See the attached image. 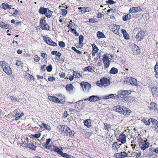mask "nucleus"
<instances>
[{
	"instance_id": "35",
	"label": "nucleus",
	"mask_w": 158,
	"mask_h": 158,
	"mask_svg": "<svg viewBox=\"0 0 158 158\" xmlns=\"http://www.w3.org/2000/svg\"><path fill=\"white\" fill-rule=\"evenodd\" d=\"M118 70L117 69L114 67L112 68L110 71V73L111 74H114L117 73Z\"/></svg>"
},
{
	"instance_id": "33",
	"label": "nucleus",
	"mask_w": 158,
	"mask_h": 158,
	"mask_svg": "<svg viewBox=\"0 0 158 158\" xmlns=\"http://www.w3.org/2000/svg\"><path fill=\"white\" fill-rule=\"evenodd\" d=\"M23 114H24L23 112L21 113L20 114L19 113H17L15 115V120H17L19 119L23 115Z\"/></svg>"
},
{
	"instance_id": "26",
	"label": "nucleus",
	"mask_w": 158,
	"mask_h": 158,
	"mask_svg": "<svg viewBox=\"0 0 158 158\" xmlns=\"http://www.w3.org/2000/svg\"><path fill=\"white\" fill-rule=\"evenodd\" d=\"M121 145V144H118V143L116 142H114L112 144V149L114 151L117 150L120 147V146Z\"/></svg>"
},
{
	"instance_id": "2",
	"label": "nucleus",
	"mask_w": 158,
	"mask_h": 158,
	"mask_svg": "<svg viewBox=\"0 0 158 158\" xmlns=\"http://www.w3.org/2000/svg\"><path fill=\"white\" fill-rule=\"evenodd\" d=\"M113 58V56L108 53H106L104 55L102 61L105 69L109 68L110 62Z\"/></svg>"
},
{
	"instance_id": "25",
	"label": "nucleus",
	"mask_w": 158,
	"mask_h": 158,
	"mask_svg": "<svg viewBox=\"0 0 158 158\" xmlns=\"http://www.w3.org/2000/svg\"><path fill=\"white\" fill-rule=\"evenodd\" d=\"M124 106H117L116 107H114V109L117 112H119V113L122 114V112H123V107Z\"/></svg>"
},
{
	"instance_id": "52",
	"label": "nucleus",
	"mask_w": 158,
	"mask_h": 158,
	"mask_svg": "<svg viewBox=\"0 0 158 158\" xmlns=\"http://www.w3.org/2000/svg\"><path fill=\"white\" fill-rule=\"evenodd\" d=\"M104 125L105 129L107 130L108 131H109L111 128L110 125L109 124L106 123L104 124Z\"/></svg>"
},
{
	"instance_id": "28",
	"label": "nucleus",
	"mask_w": 158,
	"mask_h": 158,
	"mask_svg": "<svg viewBox=\"0 0 158 158\" xmlns=\"http://www.w3.org/2000/svg\"><path fill=\"white\" fill-rule=\"evenodd\" d=\"M152 94L154 96L158 95V87H153L151 89Z\"/></svg>"
},
{
	"instance_id": "32",
	"label": "nucleus",
	"mask_w": 158,
	"mask_h": 158,
	"mask_svg": "<svg viewBox=\"0 0 158 158\" xmlns=\"http://www.w3.org/2000/svg\"><path fill=\"white\" fill-rule=\"evenodd\" d=\"M79 38V46L80 47H82L83 46L82 42L84 39L83 36L82 35H80Z\"/></svg>"
},
{
	"instance_id": "62",
	"label": "nucleus",
	"mask_w": 158,
	"mask_h": 158,
	"mask_svg": "<svg viewBox=\"0 0 158 158\" xmlns=\"http://www.w3.org/2000/svg\"><path fill=\"white\" fill-rule=\"evenodd\" d=\"M123 37H124V38L126 39V40H128L129 39V35L127 34V33L125 34V35H123Z\"/></svg>"
},
{
	"instance_id": "45",
	"label": "nucleus",
	"mask_w": 158,
	"mask_h": 158,
	"mask_svg": "<svg viewBox=\"0 0 158 158\" xmlns=\"http://www.w3.org/2000/svg\"><path fill=\"white\" fill-rule=\"evenodd\" d=\"M7 65L8 64L5 61H0V65L2 68L3 69L4 68V67H6Z\"/></svg>"
},
{
	"instance_id": "36",
	"label": "nucleus",
	"mask_w": 158,
	"mask_h": 158,
	"mask_svg": "<svg viewBox=\"0 0 158 158\" xmlns=\"http://www.w3.org/2000/svg\"><path fill=\"white\" fill-rule=\"evenodd\" d=\"M52 12L47 8V10L46 11L45 15L48 18H50L52 15Z\"/></svg>"
},
{
	"instance_id": "23",
	"label": "nucleus",
	"mask_w": 158,
	"mask_h": 158,
	"mask_svg": "<svg viewBox=\"0 0 158 158\" xmlns=\"http://www.w3.org/2000/svg\"><path fill=\"white\" fill-rule=\"evenodd\" d=\"M23 147H27L33 150H35L36 147L35 146L33 143H29L26 144V143H24L23 144Z\"/></svg>"
},
{
	"instance_id": "7",
	"label": "nucleus",
	"mask_w": 158,
	"mask_h": 158,
	"mask_svg": "<svg viewBox=\"0 0 158 158\" xmlns=\"http://www.w3.org/2000/svg\"><path fill=\"white\" fill-rule=\"evenodd\" d=\"M109 28L114 33L118 35V30L120 28L119 25L116 24H112L109 26Z\"/></svg>"
},
{
	"instance_id": "40",
	"label": "nucleus",
	"mask_w": 158,
	"mask_h": 158,
	"mask_svg": "<svg viewBox=\"0 0 158 158\" xmlns=\"http://www.w3.org/2000/svg\"><path fill=\"white\" fill-rule=\"evenodd\" d=\"M114 94H110L109 95H104L101 96V98L102 99H108L110 98L113 97Z\"/></svg>"
},
{
	"instance_id": "51",
	"label": "nucleus",
	"mask_w": 158,
	"mask_h": 158,
	"mask_svg": "<svg viewBox=\"0 0 158 158\" xmlns=\"http://www.w3.org/2000/svg\"><path fill=\"white\" fill-rule=\"evenodd\" d=\"M150 119H151L150 122H151L153 125H157L158 123L157 120L152 118H150Z\"/></svg>"
},
{
	"instance_id": "42",
	"label": "nucleus",
	"mask_w": 158,
	"mask_h": 158,
	"mask_svg": "<svg viewBox=\"0 0 158 158\" xmlns=\"http://www.w3.org/2000/svg\"><path fill=\"white\" fill-rule=\"evenodd\" d=\"M60 155L63 157L66 158H70L71 156V155H69L67 153H64L62 151Z\"/></svg>"
},
{
	"instance_id": "11",
	"label": "nucleus",
	"mask_w": 158,
	"mask_h": 158,
	"mask_svg": "<svg viewBox=\"0 0 158 158\" xmlns=\"http://www.w3.org/2000/svg\"><path fill=\"white\" fill-rule=\"evenodd\" d=\"M145 33L143 31H139L136 36V39L139 41L144 39V36Z\"/></svg>"
},
{
	"instance_id": "17",
	"label": "nucleus",
	"mask_w": 158,
	"mask_h": 158,
	"mask_svg": "<svg viewBox=\"0 0 158 158\" xmlns=\"http://www.w3.org/2000/svg\"><path fill=\"white\" fill-rule=\"evenodd\" d=\"M118 140L122 143L124 144L126 142V136L124 134H121L119 135V138Z\"/></svg>"
},
{
	"instance_id": "21",
	"label": "nucleus",
	"mask_w": 158,
	"mask_h": 158,
	"mask_svg": "<svg viewBox=\"0 0 158 158\" xmlns=\"http://www.w3.org/2000/svg\"><path fill=\"white\" fill-rule=\"evenodd\" d=\"M92 46L93 48L92 54L93 56H95L96 53L98 51L99 49L94 44H92Z\"/></svg>"
},
{
	"instance_id": "31",
	"label": "nucleus",
	"mask_w": 158,
	"mask_h": 158,
	"mask_svg": "<svg viewBox=\"0 0 158 158\" xmlns=\"http://www.w3.org/2000/svg\"><path fill=\"white\" fill-rule=\"evenodd\" d=\"M28 138L27 137L25 138H23L21 140V143H20L21 144V145L23 146V144L24 143H26V144H28Z\"/></svg>"
},
{
	"instance_id": "34",
	"label": "nucleus",
	"mask_w": 158,
	"mask_h": 158,
	"mask_svg": "<svg viewBox=\"0 0 158 158\" xmlns=\"http://www.w3.org/2000/svg\"><path fill=\"white\" fill-rule=\"evenodd\" d=\"M131 15L130 14H127L126 15H124L123 17V19L124 21H126L129 20L131 19Z\"/></svg>"
},
{
	"instance_id": "46",
	"label": "nucleus",
	"mask_w": 158,
	"mask_h": 158,
	"mask_svg": "<svg viewBox=\"0 0 158 158\" xmlns=\"http://www.w3.org/2000/svg\"><path fill=\"white\" fill-rule=\"evenodd\" d=\"M151 119H149L148 121L145 118H143L142 121L146 125H149L150 124Z\"/></svg>"
},
{
	"instance_id": "41",
	"label": "nucleus",
	"mask_w": 158,
	"mask_h": 158,
	"mask_svg": "<svg viewBox=\"0 0 158 158\" xmlns=\"http://www.w3.org/2000/svg\"><path fill=\"white\" fill-rule=\"evenodd\" d=\"M155 72L156 73L155 76L156 77H158V62H156L155 67Z\"/></svg>"
},
{
	"instance_id": "49",
	"label": "nucleus",
	"mask_w": 158,
	"mask_h": 158,
	"mask_svg": "<svg viewBox=\"0 0 158 158\" xmlns=\"http://www.w3.org/2000/svg\"><path fill=\"white\" fill-rule=\"evenodd\" d=\"M45 18L44 17V18H41L40 20V27L43 26V25L46 24V21L45 20Z\"/></svg>"
},
{
	"instance_id": "60",
	"label": "nucleus",
	"mask_w": 158,
	"mask_h": 158,
	"mask_svg": "<svg viewBox=\"0 0 158 158\" xmlns=\"http://www.w3.org/2000/svg\"><path fill=\"white\" fill-rule=\"evenodd\" d=\"M40 60V58L38 56H35L34 58V60L36 62H39Z\"/></svg>"
},
{
	"instance_id": "63",
	"label": "nucleus",
	"mask_w": 158,
	"mask_h": 158,
	"mask_svg": "<svg viewBox=\"0 0 158 158\" xmlns=\"http://www.w3.org/2000/svg\"><path fill=\"white\" fill-rule=\"evenodd\" d=\"M149 150L151 152H155V149L153 148L152 147V145H151V146H150Z\"/></svg>"
},
{
	"instance_id": "20",
	"label": "nucleus",
	"mask_w": 158,
	"mask_h": 158,
	"mask_svg": "<svg viewBox=\"0 0 158 158\" xmlns=\"http://www.w3.org/2000/svg\"><path fill=\"white\" fill-rule=\"evenodd\" d=\"M39 126L41 128H45V129L48 131H50L51 129V127L49 125L46 124L44 123H42Z\"/></svg>"
},
{
	"instance_id": "9",
	"label": "nucleus",
	"mask_w": 158,
	"mask_h": 158,
	"mask_svg": "<svg viewBox=\"0 0 158 158\" xmlns=\"http://www.w3.org/2000/svg\"><path fill=\"white\" fill-rule=\"evenodd\" d=\"M131 90H122L118 92L119 95H117L114 97V98L116 99L119 97V95H129L131 93Z\"/></svg>"
},
{
	"instance_id": "47",
	"label": "nucleus",
	"mask_w": 158,
	"mask_h": 158,
	"mask_svg": "<svg viewBox=\"0 0 158 158\" xmlns=\"http://www.w3.org/2000/svg\"><path fill=\"white\" fill-rule=\"evenodd\" d=\"M51 53L52 55H54L58 57H60L61 56V54L59 52H58L56 51H54L51 52Z\"/></svg>"
},
{
	"instance_id": "61",
	"label": "nucleus",
	"mask_w": 158,
	"mask_h": 158,
	"mask_svg": "<svg viewBox=\"0 0 158 158\" xmlns=\"http://www.w3.org/2000/svg\"><path fill=\"white\" fill-rule=\"evenodd\" d=\"M22 62L18 60L16 63V65L17 66H20L22 64Z\"/></svg>"
},
{
	"instance_id": "56",
	"label": "nucleus",
	"mask_w": 158,
	"mask_h": 158,
	"mask_svg": "<svg viewBox=\"0 0 158 158\" xmlns=\"http://www.w3.org/2000/svg\"><path fill=\"white\" fill-rule=\"evenodd\" d=\"M59 45L60 47L62 48H64L65 46V43L63 41L59 42Z\"/></svg>"
},
{
	"instance_id": "16",
	"label": "nucleus",
	"mask_w": 158,
	"mask_h": 158,
	"mask_svg": "<svg viewBox=\"0 0 158 158\" xmlns=\"http://www.w3.org/2000/svg\"><path fill=\"white\" fill-rule=\"evenodd\" d=\"M67 91L69 93H72L75 90V88L72 84H67L66 86Z\"/></svg>"
},
{
	"instance_id": "64",
	"label": "nucleus",
	"mask_w": 158,
	"mask_h": 158,
	"mask_svg": "<svg viewBox=\"0 0 158 158\" xmlns=\"http://www.w3.org/2000/svg\"><path fill=\"white\" fill-rule=\"evenodd\" d=\"M69 114L68 113V112L67 111H65L64 113L63 117L64 118H67L68 116L69 115Z\"/></svg>"
},
{
	"instance_id": "19",
	"label": "nucleus",
	"mask_w": 158,
	"mask_h": 158,
	"mask_svg": "<svg viewBox=\"0 0 158 158\" xmlns=\"http://www.w3.org/2000/svg\"><path fill=\"white\" fill-rule=\"evenodd\" d=\"M4 71L8 75H10L12 74V70L9 66L7 65L6 67L3 69Z\"/></svg>"
},
{
	"instance_id": "37",
	"label": "nucleus",
	"mask_w": 158,
	"mask_h": 158,
	"mask_svg": "<svg viewBox=\"0 0 158 158\" xmlns=\"http://www.w3.org/2000/svg\"><path fill=\"white\" fill-rule=\"evenodd\" d=\"M47 10V8H44L42 7H41L39 10V12L41 14H45L46 11Z\"/></svg>"
},
{
	"instance_id": "39",
	"label": "nucleus",
	"mask_w": 158,
	"mask_h": 158,
	"mask_svg": "<svg viewBox=\"0 0 158 158\" xmlns=\"http://www.w3.org/2000/svg\"><path fill=\"white\" fill-rule=\"evenodd\" d=\"M84 125L87 126V127H89L91 125V121L90 119H88L84 122Z\"/></svg>"
},
{
	"instance_id": "38",
	"label": "nucleus",
	"mask_w": 158,
	"mask_h": 158,
	"mask_svg": "<svg viewBox=\"0 0 158 158\" xmlns=\"http://www.w3.org/2000/svg\"><path fill=\"white\" fill-rule=\"evenodd\" d=\"M97 35L98 38H104L105 35L102 32L98 31L97 33Z\"/></svg>"
},
{
	"instance_id": "4",
	"label": "nucleus",
	"mask_w": 158,
	"mask_h": 158,
	"mask_svg": "<svg viewBox=\"0 0 158 158\" xmlns=\"http://www.w3.org/2000/svg\"><path fill=\"white\" fill-rule=\"evenodd\" d=\"M125 81L127 84L135 86H137V81L134 78L131 77L127 78L126 79Z\"/></svg>"
},
{
	"instance_id": "8",
	"label": "nucleus",
	"mask_w": 158,
	"mask_h": 158,
	"mask_svg": "<svg viewBox=\"0 0 158 158\" xmlns=\"http://www.w3.org/2000/svg\"><path fill=\"white\" fill-rule=\"evenodd\" d=\"M147 140L142 142L139 144V146L141 150H144L148 148L150 145V143L149 142H147Z\"/></svg>"
},
{
	"instance_id": "54",
	"label": "nucleus",
	"mask_w": 158,
	"mask_h": 158,
	"mask_svg": "<svg viewBox=\"0 0 158 158\" xmlns=\"http://www.w3.org/2000/svg\"><path fill=\"white\" fill-rule=\"evenodd\" d=\"M61 10L62 13V15L66 16L67 14V10L65 9H62Z\"/></svg>"
},
{
	"instance_id": "57",
	"label": "nucleus",
	"mask_w": 158,
	"mask_h": 158,
	"mask_svg": "<svg viewBox=\"0 0 158 158\" xmlns=\"http://www.w3.org/2000/svg\"><path fill=\"white\" fill-rule=\"evenodd\" d=\"M46 69L48 72H50L52 70V66L51 65H50L46 68Z\"/></svg>"
},
{
	"instance_id": "59",
	"label": "nucleus",
	"mask_w": 158,
	"mask_h": 158,
	"mask_svg": "<svg viewBox=\"0 0 158 158\" xmlns=\"http://www.w3.org/2000/svg\"><path fill=\"white\" fill-rule=\"evenodd\" d=\"M75 24L74 23H69V25H68V27L69 28H72L74 26H75Z\"/></svg>"
},
{
	"instance_id": "13",
	"label": "nucleus",
	"mask_w": 158,
	"mask_h": 158,
	"mask_svg": "<svg viewBox=\"0 0 158 158\" xmlns=\"http://www.w3.org/2000/svg\"><path fill=\"white\" fill-rule=\"evenodd\" d=\"M128 154L125 152L117 153L114 155V156L116 158H124L127 156Z\"/></svg>"
},
{
	"instance_id": "15",
	"label": "nucleus",
	"mask_w": 158,
	"mask_h": 158,
	"mask_svg": "<svg viewBox=\"0 0 158 158\" xmlns=\"http://www.w3.org/2000/svg\"><path fill=\"white\" fill-rule=\"evenodd\" d=\"M100 99L101 98L100 97L94 95H93L89 97L88 99L86 98L85 99L84 101H87L88 100L90 102H94L97 101L98 100H100Z\"/></svg>"
},
{
	"instance_id": "27",
	"label": "nucleus",
	"mask_w": 158,
	"mask_h": 158,
	"mask_svg": "<svg viewBox=\"0 0 158 158\" xmlns=\"http://www.w3.org/2000/svg\"><path fill=\"white\" fill-rule=\"evenodd\" d=\"M0 27L4 29H10L11 27L10 26L4 23L3 22H0Z\"/></svg>"
},
{
	"instance_id": "43",
	"label": "nucleus",
	"mask_w": 158,
	"mask_h": 158,
	"mask_svg": "<svg viewBox=\"0 0 158 158\" xmlns=\"http://www.w3.org/2000/svg\"><path fill=\"white\" fill-rule=\"evenodd\" d=\"M43 30H49V26L48 24L46 23L40 27Z\"/></svg>"
},
{
	"instance_id": "10",
	"label": "nucleus",
	"mask_w": 158,
	"mask_h": 158,
	"mask_svg": "<svg viewBox=\"0 0 158 158\" xmlns=\"http://www.w3.org/2000/svg\"><path fill=\"white\" fill-rule=\"evenodd\" d=\"M148 108L150 110L152 111L153 109L154 112H158V107L156 103L154 102H151L148 105Z\"/></svg>"
},
{
	"instance_id": "12",
	"label": "nucleus",
	"mask_w": 158,
	"mask_h": 158,
	"mask_svg": "<svg viewBox=\"0 0 158 158\" xmlns=\"http://www.w3.org/2000/svg\"><path fill=\"white\" fill-rule=\"evenodd\" d=\"M43 38L44 41L48 44L53 46H57V44L53 42L50 38L46 37L44 36Z\"/></svg>"
},
{
	"instance_id": "18",
	"label": "nucleus",
	"mask_w": 158,
	"mask_h": 158,
	"mask_svg": "<svg viewBox=\"0 0 158 158\" xmlns=\"http://www.w3.org/2000/svg\"><path fill=\"white\" fill-rule=\"evenodd\" d=\"M141 10V9L140 6L137 7H132L130 8L129 10V13H135Z\"/></svg>"
},
{
	"instance_id": "44",
	"label": "nucleus",
	"mask_w": 158,
	"mask_h": 158,
	"mask_svg": "<svg viewBox=\"0 0 158 158\" xmlns=\"http://www.w3.org/2000/svg\"><path fill=\"white\" fill-rule=\"evenodd\" d=\"M46 143L44 145V147L48 149V147L50 146V145H49L50 142L51 140V139H46Z\"/></svg>"
},
{
	"instance_id": "1",
	"label": "nucleus",
	"mask_w": 158,
	"mask_h": 158,
	"mask_svg": "<svg viewBox=\"0 0 158 158\" xmlns=\"http://www.w3.org/2000/svg\"><path fill=\"white\" fill-rule=\"evenodd\" d=\"M58 128L60 131L61 132V134L64 135L72 137L75 134L74 131L71 130L66 126L60 125Z\"/></svg>"
},
{
	"instance_id": "5",
	"label": "nucleus",
	"mask_w": 158,
	"mask_h": 158,
	"mask_svg": "<svg viewBox=\"0 0 158 158\" xmlns=\"http://www.w3.org/2000/svg\"><path fill=\"white\" fill-rule=\"evenodd\" d=\"M81 85L83 91L86 92H89L91 88V85L87 82H82L81 83Z\"/></svg>"
},
{
	"instance_id": "22",
	"label": "nucleus",
	"mask_w": 158,
	"mask_h": 158,
	"mask_svg": "<svg viewBox=\"0 0 158 158\" xmlns=\"http://www.w3.org/2000/svg\"><path fill=\"white\" fill-rule=\"evenodd\" d=\"M123 112L122 114L124 115H129L131 112V111L129 109L124 107H123Z\"/></svg>"
},
{
	"instance_id": "58",
	"label": "nucleus",
	"mask_w": 158,
	"mask_h": 158,
	"mask_svg": "<svg viewBox=\"0 0 158 158\" xmlns=\"http://www.w3.org/2000/svg\"><path fill=\"white\" fill-rule=\"evenodd\" d=\"M10 99L13 102H15L17 100V99L14 96H11L10 97Z\"/></svg>"
},
{
	"instance_id": "30",
	"label": "nucleus",
	"mask_w": 158,
	"mask_h": 158,
	"mask_svg": "<svg viewBox=\"0 0 158 158\" xmlns=\"http://www.w3.org/2000/svg\"><path fill=\"white\" fill-rule=\"evenodd\" d=\"M94 68L92 66H89L85 68L84 70L85 71H88L90 72H92L93 71Z\"/></svg>"
},
{
	"instance_id": "24",
	"label": "nucleus",
	"mask_w": 158,
	"mask_h": 158,
	"mask_svg": "<svg viewBox=\"0 0 158 158\" xmlns=\"http://www.w3.org/2000/svg\"><path fill=\"white\" fill-rule=\"evenodd\" d=\"M48 99L50 101H51L55 102H60V100L59 99L54 96H49Z\"/></svg>"
},
{
	"instance_id": "48",
	"label": "nucleus",
	"mask_w": 158,
	"mask_h": 158,
	"mask_svg": "<svg viewBox=\"0 0 158 158\" xmlns=\"http://www.w3.org/2000/svg\"><path fill=\"white\" fill-rule=\"evenodd\" d=\"M73 75L74 77L76 78H79L81 77V75L80 73H77L76 71H73Z\"/></svg>"
},
{
	"instance_id": "6",
	"label": "nucleus",
	"mask_w": 158,
	"mask_h": 158,
	"mask_svg": "<svg viewBox=\"0 0 158 158\" xmlns=\"http://www.w3.org/2000/svg\"><path fill=\"white\" fill-rule=\"evenodd\" d=\"M48 149L51 151L56 152L60 155L62 151L61 149H60V148L58 146H55L54 145H50V146L48 147Z\"/></svg>"
},
{
	"instance_id": "50",
	"label": "nucleus",
	"mask_w": 158,
	"mask_h": 158,
	"mask_svg": "<svg viewBox=\"0 0 158 158\" xmlns=\"http://www.w3.org/2000/svg\"><path fill=\"white\" fill-rule=\"evenodd\" d=\"M41 134L40 133H36L35 134H32L31 135L34 138H38L40 137Z\"/></svg>"
},
{
	"instance_id": "29",
	"label": "nucleus",
	"mask_w": 158,
	"mask_h": 158,
	"mask_svg": "<svg viewBox=\"0 0 158 158\" xmlns=\"http://www.w3.org/2000/svg\"><path fill=\"white\" fill-rule=\"evenodd\" d=\"M1 7L4 10L7 9H10L11 8V6L9 5L6 3H2L1 6Z\"/></svg>"
},
{
	"instance_id": "53",
	"label": "nucleus",
	"mask_w": 158,
	"mask_h": 158,
	"mask_svg": "<svg viewBox=\"0 0 158 158\" xmlns=\"http://www.w3.org/2000/svg\"><path fill=\"white\" fill-rule=\"evenodd\" d=\"M72 49L75 52H76L77 54H81L82 53L81 51L77 50L75 47H72Z\"/></svg>"
},
{
	"instance_id": "3",
	"label": "nucleus",
	"mask_w": 158,
	"mask_h": 158,
	"mask_svg": "<svg viewBox=\"0 0 158 158\" xmlns=\"http://www.w3.org/2000/svg\"><path fill=\"white\" fill-rule=\"evenodd\" d=\"M110 82L109 79L105 77H103L100 79V81H98L96 85L100 87L105 88L109 85Z\"/></svg>"
},
{
	"instance_id": "14",
	"label": "nucleus",
	"mask_w": 158,
	"mask_h": 158,
	"mask_svg": "<svg viewBox=\"0 0 158 158\" xmlns=\"http://www.w3.org/2000/svg\"><path fill=\"white\" fill-rule=\"evenodd\" d=\"M131 47L133 49V52L135 55H138L140 53V49L139 48V47L135 44H133L131 45Z\"/></svg>"
},
{
	"instance_id": "55",
	"label": "nucleus",
	"mask_w": 158,
	"mask_h": 158,
	"mask_svg": "<svg viewBox=\"0 0 158 158\" xmlns=\"http://www.w3.org/2000/svg\"><path fill=\"white\" fill-rule=\"evenodd\" d=\"M79 10H81L80 11L82 14H84L85 13V7H80L78 8Z\"/></svg>"
}]
</instances>
